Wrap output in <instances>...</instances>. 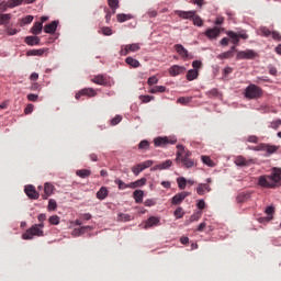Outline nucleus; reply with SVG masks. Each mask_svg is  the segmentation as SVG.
I'll list each match as a JSON object with an SVG mask.
<instances>
[{
    "instance_id": "1",
    "label": "nucleus",
    "mask_w": 281,
    "mask_h": 281,
    "mask_svg": "<svg viewBox=\"0 0 281 281\" xmlns=\"http://www.w3.org/2000/svg\"><path fill=\"white\" fill-rule=\"evenodd\" d=\"M281 181V168L274 167L271 175H263L258 178V186L261 188L276 189Z\"/></svg>"
},
{
    "instance_id": "2",
    "label": "nucleus",
    "mask_w": 281,
    "mask_h": 281,
    "mask_svg": "<svg viewBox=\"0 0 281 281\" xmlns=\"http://www.w3.org/2000/svg\"><path fill=\"white\" fill-rule=\"evenodd\" d=\"M244 95L247 100H258L262 98V88L251 83L245 89Z\"/></svg>"
},
{
    "instance_id": "3",
    "label": "nucleus",
    "mask_w": 281,
    "mask_h": 281,
    "mask_svg": "<svg viewBox=\"0 0 281 281\" xmlns=\"http://www.w3.org/2000/svg\"><path fill=\"white\" fill-rule=\"evenodd\" d=\"M34 236H43V229L38 228L36 224L22 234L23 240H32Z\"/></svg>"
},
{
    "instance_id": "4",
    "label": "nucleus",
    "mask_w": 281,
    "mask_h": 281,
    "mask_svg": "<svg viewBox=\"0 0 281 281\" xmlns=\"http://www.w3.org/2000/svg\"><path fill=\"white\" fill-rule=\"evenodd\" d=\"M177 154H176V164H179V161H182L183 159H190L192 157V151L186 149L183 145H177Z\"/></svg>"
},
{
    "instance_id": "5",
    "label": "nucleus",
    "mask_w": 281,
    "mask_h": 281,
    "mask_svg": "<svg viewBox=\"0 0 281 281\" xmlns=\"http://www.w3.org/2000/svg\"><path fill=\"white\" fill-rule=\"evenodd\" d=\"M168 144H177V138L175 137H156L154 139V145L157 148H164V146H168Z\"/></svg>"
},
{
    "instance_id": "6",
    "label": "nucleus",
    "mask_w": 281,
    "mask_h": 281,
    "mask_svg": "<svg viewBox=\"0 0 281 281\" xmlns=\"http://www.w3.org/2000/svg\"><path fill=\"white\" fill-rule=\"evenodd\" d=\"M258 56V53L251 49H246L237 53V60H254Z\"/></svg>"
},
{
    "instance_id": "7",
    "label": "nucleus",
    "mask_w": 281,
    "mask_h": 281,
    "mask_svg": "<svg viewBox=\"0 0 281 281\" xmlns=\"http://www.w3.org/2000/svg\"><path fill=\"white\" fill-rule=\"evenodd\" d=\"M153 160H147L144 162H140L134 167H132V172L137 177L139 172H143V170H146V168H150L153 166Z\"/></svg>"
},
{
    "instance_id": "8",
    "label": "nucleus",
    "mask_w": 281,
    "mask_h": 281,
    "mask_svg": "<svg viewBox=\"0 0 281 281\" xmlns=\"http://www.w3.org/2000/svg\"><path fill=\"white\" fill-rule=\"evenodd\" d=\"M131 52H139V44H127L121 46L120 54L121 56H128Z\"/></svg>"
},
{
    "instance_id": "9",
    "label": "nucleus",
    "mask_w": 281,
    "mask_h": 281,
    "mask_svg": "<svg viewBox=\"0 0 281 281\" xmlns=\"http://www.w3.org/2000/svg\"><path fill=\"white\" fill-rule=\"evenodd\" d=\"M82 95H87L88 98H95V95H98V92L93 88H83L76 93L75 98L76 100H79V98H82Z\"/></svg>"
},
{
    "instance_id": "10",
    "label": "nucleus",
    "mask_w": 281,
    "mask_h": 281,
    "mask_svg": "<svg viewBox=\"0 0 281 281\" xmlns=\"http://www.w3.org/2000/svg\"><path fill=\"white\" fill-rule=\"evenodd\" d=\"M188 196H190V192H188V191H182V192L176 194V195L171 199V204H172V205H181V203H183V201H186V199H188Z\"/></svg>"
},
{
    "instance_id": "11",
    "label": "nucleus",
    "mask_w": 281,
    "mask_h": 281,
    "mask_svg": "<svg viewBox=\"0 0 281 281\" xmlns=\"http://www.w3.org/2000/svg\"><path fill=\"white\" fill-rule=\"evenodd\" d=\"M24 192L29 199H33L36 201L41 194L36 191V187L29 184L25 187Z\"/></svg>"
},
{
    "instance_id": "12",
    "label": "nucleus",
    "mask_w": 281,
    "mask_h": 281,
    "mask_svg": "<svg viewBox=\"0 0 281 281\" xmlns=\"http://www.w3.org/2000/svg\"><path fill=\"white\" fill-rule=\"evenodd\" d=\"M54 190H56L54 184L46 182L44 184V193L42 194V199H44V201H47V199H49V196H52V194H54Z\"/></svg>"
},
{
    "instance_id": "13",
    "label": "nucleus",
    "mask_w": 281,
    "mask_h": 281,
    "mask_svg": "<svg viewBox=\"0 0 281 281\" xmlns=\"http://www.w3.org/2000/svg\"><path fill=\"white\" fill-rule=\"evenodd\" d=\"M173 49H176L177 54H179V56L186 60L188 58H190V54L188 53V50L186 49V47L181 44H176L173 46Z\"/></svg>"
},
{
    "instance_id": "14",
    "label": "nucleus",
    "mask_w": 281,
    "mask_h": 281,
    "mask_svg": "<svg viewBox=\"0 0 281 281\" xmlns=\"http://www.w3.org/2000/svg\"><path fill=\"white\" fill-rule=\"evenodd\" d=\"M204 35L206 36V38H210V40L218 38V36H221V29L220 27L207 29Z\"/></svg>"
},
{
    "instance_id": "15",
    "label": "nucleus",
    "mask_w": 281,
    "mask_h": 281,
    "mask_svg": "<svg viewBox=\"0 0 281 281\" xmlns=\"http://www.w3.org/2000/svg\"><path fill=\"white\" fill-rule=\"evenodd\" d=\"M170 76H181V74H186V67L173 65L169 68Z\"/></svg>"
},
{
    "instance_id": "16",
    "label": "nucleus",
    "mask_w": 281,
    "mask_h": 281,
    "mask_svg": "<svg viewBox=\"0 0 281 281\" xmlns=\"http://www.w3.org/2000/svg\"><path fill=\"white\" fill-rule=\"evenodd\" d=\"M169 168H172V160L167 159L161 164L155 165L151 170H168Z\"/></svg>"
},
{
    "instance_id": "17",
    "label": "nucleus",
    "mask_w": 281,
    "mask_h": 281,
    "mask_svg": "<svg viewBox=\"0 0 281 281\" xmlns=\"http://www.w3.org/2000/svg\"><path fill=\"white\" fill-rule=\"evenodd\" d=\"M205 192H212V188L210 187V184H207V183L198 184L196 193L199 194V196H203V194H205Z\"/></svg>"
},
{
    "instance_id": "18",
    "label": "nucleus",
    "mask_w": 281,
    "mask_h": 281,
    "mask_svg": "<svg viewBox=\"0 0 281 281\" xmlns=\"http://www.w3.org/2000/svg\"><path fill=\"white\" fill-rule=\"evenodd\" d=\"M57 27H58V21H53L52 23L46 24L44 26V32L46 34H54V32H56Z\"/></svg>"
},
{
    "instance_id": "19",
    "label": "nucleus",
    "mask_w": 281,
    "mask_h": 281,
    "mask_svg": "<svg viewBox=\"0 0 281 281\" xmlns=\"http://www.w3.org/2000/svg\"><path fill=\"white\" fill-rule=\"evenodd\" d=\"M175 14L179 16L180 19H191V16H194V11H181V10H176Z\"/></svg>"
},
{
    "instance_id": "20",
    "label": "nucleus",
    "mask_w": 281,
    "mask_h": 281,
    "mask_svg": "<svg viewBox=\"0 0 281 281\" xmlns=\"http://www.w3.org/2000/svg\"><path fill=\"white\" fill-rule=\"evenodd\" d=\"M189 21H192L193 25H195L196 27H203V19L196 15V11H193V15H191Z\"/></svg>"
},
{
    "instance_id": "21",
    "label": "nucleus",
    "mask_w": 281,
    "mask_h": 281,
    "mask_svg": "<svg viewBox=\"0 0 281 281\" xmlns=\"http://www.w3.org/2000/svg\"><path fill=\"white\" fill-rule=\"evenodd\" d=\"M108 196L109 189H106V187H101L100 190L97 192V199H99V201H104V199Z\"/></svg>"
},
{
    "instance_id": "22",
    "label": "nucleus",
    "mask_w": 281,
    "mask_h": 281,
    "mask_svg": "<svg viewBox=\"0 0 281 281\" xmlns=\"http://www.w3.org/2000/svg\"><path fill=\"white\" fill-rule=\"evenodd\" d=\"M25 43H26V45H31V46L40 45L41 44V37H38V36H26L25 37Z\"/></svg>"
},
{
    "instance_id": "23",
    "label": "nucleus",
    "mask_w": 281,
    "mask_h": 281,
    "mask_svg": "<svg viewBox=\"0 0 281 281\" xmlns=\"http://www.w3.org/2000/svg\"><path fill=\"white\" fill-rule=\"evenodd\" d=\"M146 178H140L134 182L130 183V189L135 190V188H142L143 186H146Z\"/></svg>"
},
{
    "instance_id": "24",
    "label": "nucleus",
    "mask_w": 281,
    "mask_h": 281,
    "mask_svg": "<svg viewBox=\"0 0 281 281\" xmlns=\"http://www.w3.org/2000/svg\"><path fill=\"white\" fill-rule=\"evenodd\" d=\"M91 82H93L94 85L104 86V85H106V77H104L103 75L94 76L91 79Z\"/></svg>"
},
{
    "instance_id": "25",
    "label": "nucleus",
    "mask_w": 281,
    "mask_h": 281,
    "mask_svg": "<svg viewBox=\"0 0 281 281\" xmlns=\"http://www.w3.org/2000/svg\"><path fill=\"white\" fill-rule=\"evenodd\" d=\"M31 32L35 36H38V34H41V32H43V22H35L34 25L31 29Z\"/></svg>"
},
{
    "instance_id": "26",
    "label": "nucleus",
    "mask_w": 281,
    "mask_h": 281,
    "mask_svg": "<svg viewBox=\"0 0 281 281\" xmlns=\"http://www.w3.org/2000/svg\"><path fill=\"white\" fill-rule=\"evenodd\" d=\"M234 162L236 164V166H249V164H251V160H247L245 159V157L243 156H237L234 160Z\"/></svg>"
},
{
    "instance_id": "27",
    "label": "nucleus",
    "mask_w": 281,
    "mask_h": 281,
    "mask_svg": "<svg viewBox=\"0 0 281 281\" xmlns=\"http://www.w3.org/2000/svg\"><path fill=\"white\" fill-rule=\"evenodd\" d=\"M133 196H134L135 203H143V201H144V191L143 190H135L133 192Z\"/></svg>"
},
{
    "instance_id": "28",
    "label": "nucleus",
    "mask_w": 281,
    "mask_h": 281,
    "mask_svg": "<svg viewBox=\"0 0 281 281\" xmlns=\"http://www.w3.org/2000/svg\"><path fill=\"white\" fill-rule=\"evenodd\" d=\"M12 19L10 13H0V25H8Z\"/></svg>"
},
{
    "instance_id": "29",
    "label": "nucleus",
    "mask_w": 281,
    "mask_h": 281,
    "mask_svg": "<svg viewBox=\"0 0 281 281\" xmlns=\"http://www.w3.org/2000/svg\"><path fill=\"white\" fill-rule=\"evenodd\" d=\"M226 34L234 45H238V43H240V40L238 38V33L234 31H228L226 32Z\"/></svg>"
},
{
    "instance_id": "30",
    "label": "nucleus",
    "mask_w": 281,
    "mask_h": 281,
    "mask_svg": "<svg viewBox=\"0 0 281 281\" xmlns=\"http://www.w3.org/2000/svg\"><path fill=\"white\" fill-rule=\"evenodd\" d=\"M199 78V70L198 69H190L187 72V80L192 81Z\"/></svg>"
},
{
    "instance_id": "31",
    "label": "nucleus",
    "mask_w": 281,
    "mask_h": 281,
    "mask_svg": "<svg viewBox=\"0 0 281 281\" xmlns=\"http://www.w3.org/2000/svg\"><path fill=\"white\" fill-rule=\"evenodd\" d=\"M278 146L276 145H270V144H265L263 143V150L268 153V155H273V153H278Z\"/></svg>"
},
{
    "instance_id": "32",
    "label": "nucleus",
    "mask_w": 281,
    "mask_h": 281,
    "mask_svg": "<svg viewBox=\"0 0 281 281\" xmlns=\"http://www.w3.org/2000/svg\"><path fill=\"white\" fill-rule=\"evenodd\" d=\"M181 161L183 168H194L196 166V162H194V159L191 158H186L183 160H179Z\"/></svg>"
},
{
    "instance_id": "33",
    "label": "nucleus",
    "mask_w": 281,
    "mask_h": 281,
    "mask_svg": "<svg viewBox=\"0 0 281 281\" xmlns=\"http://www.w3.org/2000/svg\"><path fill=\"white\" fill-rule=\"evenodd\" d=\"M125 63L130 66L133 67L134 69H137V67H139V60L133 58V57H127L125 59Z\"/></svg>"
},
{
    "instance_id": "34",
    "label": "nucleus",
    "mask_w": 281,
    "mask_h": 281,
    "mask_svg": "<svg viewBox=\"0 0 281 281\" xmlns=\"http://www.w3.org/2000/svg\"><path fill=\"white\" fill-rule=\"evenodd\" d=\"M108 5L112 10V14H115L117 8H120V0H108Z\"/></svg>"
},
{
    "instance_id": "35",
    "label": "nucleus",
    "mask_w": 281,
    "mask_h": 281,
    "mask_svg": "<svg viewBox=\"0 0 281 281\" xmlns=\"http://www.w3.org/2000/svg\"><path fill=\"white\" fill-rule=\"evenodd\" d=\"M155 225H159V217L151 216L147 220L145 227H155Z\"/></svg>"
},
{
    "instance_id": "36",
    "label": "nucleus",
    "mask_w": 281,
    "mask_h": 281,
    "mask_svg": "<svg viewBox=\"0 0 281 281\" xmlns=\"http://www.w3.org/2000/svg\"><path fill=\"white\" fill-rule=\"evenodd\" d=\"M77 177L81 179H87V177H91V170L88 169H80L76 171Z\"/></svg>"
},
{
    "instance_id": "37",
    "label": "nucleus",
    "mask_w": 281,
    "mask_h": 281,
    "mask_svg": "<svg viewBox=\"0 0 281 281\" xmlns=\"http://www.w3.org/2000/svg\"><path fill=\"white\" fill-rule=\"evenodd\" d=\"M131 19H132L131 14L121 13V14H117V15H116V21H117L119 23H124V22H126V21H131Z\"/></svg>"
},
{
    "instance_id": "38",
    "label": "nucleus",
    "mask_w": 281,
    "mask_h": 281,
    "mask_svg": "<svg viewBox=\"0 0 281 281\" xmlns=\"http://www.w3.org/2000/svg\"><path fill=\"white\" fill-rule=\"evenodd\" d=\"M45 54V48L31 49L27 52V56H43Z\"/></svg>"
},
{
    "instance_id": "39",
    "label": "nucleus",
    "mask_w": 281,
    "mask_h": 281,
    "mask_svg": "<svg viewBox=\"0 0 281 281\" xmlns=\"http://www.w3.org/2000/svg\"><path fill=\"white\" fill-rule=\"evenodd\" d=\"M177 183H178L179 190H186V186H188V180H186V178L183 177H179L177 179Z\"/></svg>"
},
{
    "instance_id": "40",
    "label": "nucleus",
    "mask_w": 281,
    "mask_h": 281,
    "mask_svg": "<svg viewBox=\"0 0 281 281\" xmlns=\"http://www.w3.org/2000/svg\"><path fill=\"white\" fill-rule=\"evenodd\" d=\"M57 207H58V204L56 203V200L50 199L48 201V206H47L48 212H56Z\"/></svg>"
},
{
    "instance_id": "41",
    "label": "nucleus",
    "mask_w": 281,
    "mask_h": 281,
    "mask_svg": "<svg viewBox=\"0 0 281 281\" xmlns=\"http://www.w3.org/2000/svg\"><path fill=\"white\" fill-rule=\"evenodd\" d=\"M202 162L205 164V166H209L210 168H214V161L212 160V158H210V156H202L201 157Z\"/></svg>"
},
{
    "instance_id": "42",
    "label": "nucleus",
    "mask_w": 281,
    "mask_h": 281,
    "mask_svg": "<svg viewBox=\"0 0 281 281\" xmlns=\"http://www.w3.org/2000/svg\"><path fill=\"white\" fill-rule=\"evenodd\" d=\"M166 87L165 86H156L149 89V93H165Z\"/></svg>"
},
{
    "instance_id": "43",
    "label": "nucleus",
    "mask_w": 281,
    "mask_h": 281,
    "mask_svg": "<svg viewBox=\"0 0 281 281\" xmlns=\"http://www.w3.org/2000/svg\"><path fill=\"white\" fill-rule=\"evenodd\" d=\"M23 1L25 0H8L7 5H9V8H16L19 5H23Z\"/></svg>"
},
{
    "instance_id": "44",
    "label": "nucleus",
    "mask_w": 281,
    "mask_h": 281,
    "mask_svg": "<svg viewBox=\"0 0 281 281\" xmlns=\"http://www.w3.org/2000/svg\"><path fill=\"white\" fill-rule=\"evenodd\" d=\"M217 58L220 60H225L227 58H234V55L232 54V52L227 50V52H224V53L217 55Z\"/></svg>"
},
{
    "instance_id": "45",
    "label": "nucleus",
    "mask_w": 281,
    "mask_h": 281,
    "mask_svg": "<svg viewBox=\"0 0 281 281\" xmlns=\"http://www.w3.org/2000/svg\"><path fill=\"white\" fill-rule=\"evenodd\" d=\"M114 183H116V186L119 187V190H126V188H131V183L130 184H126L124 181L120 180V179H116L114 181Z\"/></svg>"
},
{
    "instance_id": "46",
    "label": "nucleus",
    "mask_w": 281,
    "mask_h": 281,
    "mask_svg": "<svg viewBox=\"0 0 281 281\" xmlns=\"http://www.w3.org/2000/svg\"><path fill=\"white\" fill-rule=\"evenodd\" d=\"M34 21V16L33 15H26L25 18H23L21 20V26L23 25H30V23H32Z\"/></svg>"
},
{
    "instance_id": "47",
    "label": "nucleus",
    "mask_w": 281,
    "mask_h": 281,
    "mask_svg": "<svg viewBox=\"0 0 281 281\" xmlns=\"http://www.w3.org/2000/svg\"><path fill=\"white\" fill-rule=\"evenodd\" d=\"M178 104H189V102H192V97H180L178 100H177Z\"/></svg>"
},
{
    "instance_id": "48",
    "label": "nucleus",
    "mask_w": 281,
    "mask_h": 281,
    "mask_svg": "<svg viewBox=\"0 0 281 281\" xmlns=\"http://www.w3.org/2000/svg\"><path fill=\"white\" fill-rule=\"evenodd\" d=\"M148 148H150V143H148V140H142L138 144V149L139 150H148Z\"/></svg>"
},
{
    "instance_id": "49",
    "label": "nucleus",
    "mask_w": 281,
    "mask_h": 281,
    "mask_svg": "<svg viewBox=\"0 0 281 281\" xmlns=\"http://www.w3.org/2000/svg\"><path fill=\"white\" fill-rule=\"evenodd\" d=\"M117 221H123L124 223H127L128 221H131V215L130 214L120 213L117 215Z\"/></svg>"
},
{
    "instance_id": "50",
    "label": "nucleus",
    "mask_w": 281,
    "mask_h": 281,
    "mask_svg": "<svg viewBox=\"0 0 281 281\" xmlns=\"http://www.w3.org/2000/svg\"><path fill=\"white\" fill-rule=\"evenodd\" d=\"M281 126V120L272 121L269 125V128H273L274 131H278Z\"/></svg>"
},
{
    "instance_id": "51",
    "label": "nucleus",
    "mask_w": 281,
    "mask_h": 281,
    "mask_svg": "<svg viewBox=\"0 0 281 281\" xmlns=\"http://www.w3.org/2000/svg\"><path fill=\"white\" fill-rule=\"evenodd\" d=\"M48 222L50 225H58L60 223V217H58V215H52Z\"/></svg>"
},
{
    "instance_id": "52",
    "label": "nucleus",
    "mask_w": 281,
    "mask_h": 281,
    "mask_svg": "<svg viewBox=\"0 0 281 281\" xmlns=\"http://www.w3.org/2000/svg\"><path fill=\"white\" fill-rule=\"evenodd\" d=\"M183 207L179 206L176 209L173 216H176V218H183Z\"/></svg>"
},
{
    "instance_id": "53",
    "label": "nucleus",
    "mask_w": 281,
    "mask_h": 281,
    "mask_svg": "<svg viewBox=\"0 0 281 281\" xmlns=\"http://www.w3.org/2000/svg\"><path fill=\"white\" fill-rule=\"evenodd\" d=\"M139 100H142V102L144 104H148V102H150L151 100H155V97H153V95H140Z\"/></svg>"
},
{
    "instance_id": "54",
    "label": "nucleus",
    "mask_w": 281,
    "mask_h": 281,
    "mask_svg": "<svg viewBox=\"0 0 281 281\" xmlns=\"http://www.w3.org/2000/svg\"><path fill=\"white\" fill-rule=\"evenodd\" d=\"M249 150H255L256 153H260L265 150V143H261L257 146L249 147Z\"/></svg>"
},
{
    "instance_id": "55",
    "label": "nucleus",
    "mask_w": 281,
    "mask_h": 281,
    "mask_svg": "<svg viewBox=\"0 0 281 281\" xmlns=\"http://www.w3.org/2000/svg\"><path fill=\"white\" fill-rule=\"evenodd\" d=\"M101 32L104 36H111L113 34V30H111V27L109 26H103L101 29Z\"/></svg>"
},
{
    "instance_id": "56",
    "label": "nucleus",
    "mask_w": 281,
    "mask_h": 281,
    "mask_svg": "<svg viewBox=\"0 0 281 281\" xmlns=\"http://www.w3.org/2000/svg\"><path fill=\"white\" fill-rule=\"evenodd\" d=\"M207 95H209V98H218V95H220L218 89L213 88L212 90H210L207 92Z\"/></svg>"
},
{
    "instance_id": "57",
    "label": "nucleus",
    "mask_w": 281,
    "mask_h": 281,
    "mask_svg": "<svg viewBox=\"0 0 281 281\" xmlns=\"http://www.w3.org/2000/svg\"><path fill=\"white\" fill-rule=\"evenodd\" d=\"M259 32L262 34V36H266L268 38V36L271 35V30L267 29V26H262Z\"/></svg>"
},
{
    "instance_id": "58",
    "label": "nucleus",
    "mask_w": 281,
    "mask_h": 281,
    "mask_svg": "<svg viewBox=\"0 0 281 281\" xmlns=\"http://www.w3.org/2000/svg\"><path fill=\"white\" fill-rule=\"evenodd\" d=\"M122 122V116L116 115L114 119L111 120V125L112 126H117Z\"/></svg>"
},
{
    "instance_id": "59",
    "label": "nucleus",
    "mask_w": 281,
    "mask_h": 281,
    "mask_svg": "<svg viewBox=\"0 0 281 281\" xmlns=\"http://www.w3.org/2000/svg\"><path fill=\"white\" fill-rule=\"evenodd\" d=\"M157 82H159V79H157L155 76L149 77L147 80V85H149V87H153V85H157Z\"/></svg>"
},
{
    "instance_id": "60",
    "label": "nucleus",
    "mask_w": 281,
    "mask_h": 281,
    "mask_svg": "<svg viewBox=\"0 0 281 281\" xmlns=\"http://www.w3.org/2000/svg\"><path fill=\"white\" fill-rule=\"evenodd\" d=\"M248 198H249V194H239L237 196V201H238V203H245V201H247Z\"/></svg>"
},
{
    "instance_id": "61",
    "label": "nucleus",
    "mask_w": 281,
    "mask_h": 281,
    "mask_svg": "<svg viewBox=\"0 0 281 281\" xmlns=\"http://www.w3.org/2000/svg\"><path fill=\"white\" fill-rule=\"evenodd\" d=\"M34 111V104L29 103L24 110L25 115H30Z\"/></svg>"
},
{
    "instance_id": "62",
    "label": "nucleus",
    "mask_w": 281,
    "mask_h": 281,
    "mask_svg": "<svg viewBox=\"0 0 281 281\" xmlns=\"http://www.w3.org/2000/svg\"><path fill=\"white\" fill-rule=\"evenodd\" d=\"M203 66V63H201V60H193L192 61V67L193 69H201V67Z\"/></svg>"
},
{
    "instance_id": "63",
    "label": "nucleus",
    "mask_w": 281,
    "mask_h": 281,
    "mask_svg": "<svg viewBox=\"0 0 281 281\" xmlns=\"http://www.w3.org/2000/svg\"><path fill=\"white\" fill-rule=\"evenodd\" d=\"M27 100L30 102H36V100H38V94L30 93L27 94Z\"/></svg>"
},
{
    "instance_id": "64",
    "label": "nucleus",
    "mask_w": 281,
    "mask_h": 281,
    "mask_svg": "<svg viewBox=\"0 0 281 281\" xmlns=\"http://www.w3.org/2000/svg\"><path fill=\"white\" fill-rule=\"evenodd\" d=\"M270 36H272L273 41H281V35L278 31H273Z\"/></svg>"
}]
</instances>
